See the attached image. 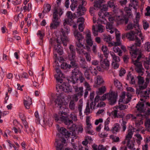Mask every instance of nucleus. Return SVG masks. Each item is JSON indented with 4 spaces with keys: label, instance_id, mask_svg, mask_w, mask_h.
<instances>
[{
    "label": "nucleus",
    "instance_id": "f257e3e1",
    "mask_svg": "<svg viewBox=\"0 0 150 150\" xmlns=\"http://www.w3.org/2000/svg\"><path fill=\"white\" fill-rule=\"evenodd\" d=\"M137 46L134 44L128 47L131 55L132 63L135 66V70L137 72L142 75L143 74L144 68L142 63L139 62L143 54L140 50H137Z\"/></svg>",
    "mask_w": 150,
    "mask_h": 150
},
{
    "label": "nucleus",
    "instance_id": "f03ea898",
    "mask_svg": "<svg viewBox=\"0 0 150 150\" xmlns=\"http://www.w3.org/2000/svg\"><path fill=\"white\" fill-rule=\"evenodd\" d=\"M71 23L67 19H65L63 23V26L61 28V31L62 33V35L60 36L59 39H61L62 41V43L64 46H66L67 43L69 42V40L67 36V35L70 31V29L69 27L67 25V24H70Z\"/></svg>",
    "mask_w": 150,
    "mask_h": 150
},
{
    "label": "nucleus",
    "instance_id": "7ed1b4c3",
    "mask_svg": "<svg viewBox=\"0 0 150 150\" xmlns=\"http://www.w3.org/2000/svg\"><path fill=\"white\" fill-rule=\"evenodd\" d=\"M62 43V41L61 39H59V38L52 41L51 43L52 45L54 46V54L56 58H57L56 52L60 55L63 54V49L60 45Z\"/></svg>",
    "mask_w": 150,
    "mask_h": 150
},
{
    "label": "nucleus",
    "instance_id": "20e7f679",
    "mask_svg": "<svg viewBox=\"0 0 150 150\" xmlns=\"http://www.w3.org/2000/svg\"><path fill=\"white\" fill-rule=\"evenodd\" d=\"M59 115L61 116V122H64L66 125H67V128L70 130L75 131L74 129H72L71 127L73 126V121L71 119H70L69 116L67 115V112L63 111H60L59 112Z\"/></svg>",
    "mask_w": 150,
    "mask_h": 150
},
{
    "label": "nucleus",
    "instance_id": "39448f33",
    "mask_svg": "<svg viewBox=\"0 0 150 150\" xmlns=\"http://www.w3.org/2000/svg\"><path fill=\"white\" fill-rule=\"evenodd\" d=\"M86 2L85 1H84L83 0H79L78 1H75L72 2L70 6L71 9L72 11H74L78 4L81 3L82 4V5L80 4L79 5L78 8L77 9L76 12L78 14L81 16L82 15L81 12H82V13H83L84 11H86L85 8L83 6V5Z\"/></svg>",
    "mask_w": 150,
    "mask_h": 150
},
{
    "label": "nucleus",
    "instance_id": "423d86ee",
    "mask_svg": "<svg viewBox=\"0 0 150 150\" xmlns=\"http://www.w3.org/2000/svg\"><path fill=\"white\" fill-rule=\"evenodd\" d=\"M72 76L70 78L71 81L74 84L76 83L79 80V76L82 73L79 70V68L76 67L72 71Z\"/></svg>",
    "mask_w": 150,
    "mask_h": 150
},
{
    "label": "nucleus",
    "instance_id": "0eeeda50",
    "mask_svg": "<svg viewBox=\"0 0 150 150\" xmlns=\"http://www.w3.org/2000/svg\"><path fill=\"white\" fill-rule=\"evenodd\" d=\"M144 69L143 72V74L141 75L139 74V73L138 74L139 75L137 76V78L138 79V88H137L136 90V93L137 94H139L140 93L142 92V90H144V88H141L140 86L143 87V85L144 83V80L143 77H142L141 76H142L144 74Z\"/></svg>",
    "mask_w": 150,
    "mask_h": 150
},
{
    "label": "nucleus",
    "instance_id": "6e6552de",
    "mask_svg": "<svg viewBox=\"0 0 150 150\" xmlns=\"http://www.w3.org/2000/svg\"><path fill=\"white\" fill-rule=\"evenodd\" d=\"M117 96V93L115 92L107 93V99L110 105H113L116 103Z\"/></svg>",
    "mask_w": 150,
    "mask_h": 150
},
{
    "label": "nucleus",
    "instance_id": "1a4fd4ad",
    "mask_svg": "<svg viewBox=\"0 0 150 150\" xmlns=\"http://www.w3.org/2000/svg\"><path fill=\"white\" fill-rule=\"evenodd\" d=\"M55 95H52L51 98H50V101L52 103L54 101L55 103V105L57 107L59 108H61L62 107V104H63V102L62 100L60 97L57 96L56 99L54 98Z\"/></svg>",
    "mask_w": 150,
    "mask_h": 150
},
{
    "label": "nucleus",
    "instance_id": "9d476101",
    "mask_svg": "<svg viewBox=\"0 0 150 150\" xmlns=\"http://www.w3.org/2000/svg\"><path fill=\"white\" fill-rule=\"evenodd\" d=\"M60 24V19L57 18L55 14H54L52 20V22L50 25V28L51 29H56Z\"/></svg>",
    "mask_w": 150,
    "mask_h": 150
},
{
    "label": "nucleus",
    "instance_id": "9b49d317",
    "mask_svg": "<svg viewBox=\"0 0 150 150\" xmlns=\"http://www.w3.org/2000/svg\"><path fill=\"white\" fill-rule=\"evenodd\" d=\"M139 33V31L137 30H131L129 32L127 33L126 36L129 40L133 41L135 40Z\"/></svg>",
    "mask_w": 150,
    "mask_h": 150
},
{
    "label": "nucleus",
    "instance_id": "f8f14e48",
    "mask_svg": "<svg viewBox=\"0 0 150 150\" xmlns=\"http://www.w3.org/2000/svg\"><path fill=\"white\" fill-rule=\"evenodd\" d=\"M59 125H57V128L58 131L60 132V133L65 138H67L69 137L71 134L70 132H69L66 129L62 127L60 129L59 128Z\"/></svg>",
    "mask_w": 150,
    "mask_h": 150
},
{
    "label": "nucleus",
    "instance_id": "ddd939ff",
    "mask_svg": "<svg viewBox=\"0 0 150 150\" xmlns=\"http://www.w3.org/2000/svg\"><path fill=\"white\" fill-rule=\"evenodd\" d=\"M63 13V11L61 8H60L59 7L55 6L54 9L53 17L54 14H55L57 18H59Z\"/></svg>",
    "mask_w": 150,
    "mask_h": 150
},
{
    "label": "nucleus",
    "instance_id": "4468645a",
    "mask_svg": "<svg viewBox=\"0 0 150 150\" xmlns=\"http://www.w3.org/2000/svg\"><path fill=\"white\" fill-rule=\"evenodd\" d=\"M86 42L87 45L90 46H92L93 45V41L91 36V32L88 30L86 33Z\"/></svg>",
    "mask_w": 150,
    "mask_h": 150
},
{
    "label": "nucleus",
    "instance_id": "2eb2a0df",
    "mask_svg": "<svg viewBox=\"0 0 150 150\" xmlns=\"http://www.w3.org/2000/svg\"><path fill=\"white\" fill-rule=\"evenodd\" d=\"M100 64L101 66L104 69L108 70L110 65L109 61L107 59H104L103 60L100 61Z\"/></svg>",
    "mask_w": 150,
    "mask_h": 150
},
{
    "label": "nucleus",
    "instance_id": "dca6fc26",
    "mask_svg": "<svg viewBox=\"0 0 150 150\" xmlns=\"http://www.w3.org/2000/svg\"><path fill=\"white\" fill-rule=\"evenodd\" d=\"M104 82L102 77L100 75H98L96 77V81L95 82V85L94 86L95 87H98L99 86L102 84Z\"/></svg>",
    "mask_w": 150,
    "mask_h": 150
},
{
    "label": "nucleus",
    "instance_id": "f3484780",
    "mask_svg": "<svg viewBox=\"0 0 150 150\" xmlns=\"http://www.w3.org/2000/svg\"><path fill=\"white\" fill-rule=\"evenodd\" d=\"M150 93V90L146 91L144 92H142L139 94H141L142 96L140 100L142 101H144L145 100L148 99L149 97V95Z\"/></svg>",
    "mask_w": 150,
    "mask_h": 150
},
{
    "label": "nucleus",
    "instance_id": "a211bd4d",
    "mask_svg": "<svg viewBox=\"0 0 150 150\" xmlns=\"http://www.w3.org/2000/svg\"><path fill=\"white\" fill-rule=\"evenodd\" d=\"M139 21L137 19H136L134 21V24L133 25L132 23H129L127 26V30L132 29L133 27L136 28L137 27H138L139 26Z\"/></svg>",
    "mask_w": 150,
    "mask_h": 150
},
{
    "label": "nucleus",
    "instance_id": "6ab92c4d",
    "mask_svg": "<svg viewBox=\"0 0 150 150\" xmlns=\"http://www.w3.org/2000/svg\"><path fill=\"white\" fill-rule=\"evenodd\" d=\"M121 129L120 125L118 123H115L111 130L112 133L116 134L119 132Z\"/></svg>",
    "mask_w": 150,
    "mask_h": 150
},
{
    "label": "nucleus",
    "instance_id": "aec40b11",
    "mask_svg": "<svg viewBox=\"0 0 150 150\" xmlns=\"http://www.w3.org/2000/svg\"><path fill=\"white\" fill-rule=\"evenodd\" d=\"M126 79L129 81V83L131 84H134L135 83L134 78L130 71L129 72L127 75Z\"/></svg>",
    "mask_w": 150,
    "mask_h": 150
},
{
    "label": "nucleus",
    "instance_id": "412c9836",
    "mask_svg": "<svg viewBox=\"0 0 150 150\" xmlns=\"http://www.w3.org/2000/svg\"><path fill=\"white\" fill-rule=\"evenodd\" d=\"M120 34H116V42H112L110 43V46H113L114 45H120L121 42L120 41Z\"/></svg>",
    "mask_w": 150,
    "mask_h": 150
},
{
    "label": "nucleus",
    "instance_id": "4be33fe9",
    "mask_svg": "<svg viewBox=\"0 0 150 150\" xmlns=\"http://www.w3.org/2000/svg\"><path fill=\"white\" fill-rule=\"evenodd\" d=\"M32 9V4L29 3L27 5H25L23 6V7L21 8V11H23L24 12H29Z\"/></svg>",
    "mask_w": 150,
    "mask_h": 150
},
{
    "label": "nucleus",
    "instance_id": "5701e85b",
    "mask_svg": "<svg viewBox=\"0 0 150 150\" xmlns=\"http://www.w3.org/2000/svg\"><path fill=\"white\" fill-rule=\"evenodd\" d=\"M24 103L25 108L29 109L30 108V106L32 104L31 98L28 96L27 100H24Z\"/></svg>",
    "mask_w": 150,
    "mask_h": 150
},
{
    "label": "nucleus",
    "instance_id": "b1692460",
    "mask_svg": "<svg viewBox=\"0 0 150 150\" xmlns=\"http://www.w3.org/2000/svg\"><path fill=\"white\" fill-rule=\"evenodd\" d=\"M74 35L77 40H82L83 38L82 34L79 32L75 30L74 32Z\"/></svg>",
    "mask_w": 150,
    "mask_h": 150
},
{
    "label": "nucleus",
    "instance_id": "393cba45",
    "mask_svg": "<svg viewBox=\"0 0 150 150\" xmlns=\"http://www.w3.org/2000/svg\"><path fill=\"white\" fill-rule=\"evenodd\" d=\"M67 16L68 18L67 19L71 23H73V20L76 17L75 14H72L71 12L70 11H68L67 12Z\"/></svg>",
    "mask_w": 150,
    "mask_h": 150
},
{
    "label": "nucleus",
    "instance_id": "a878e982",
    "mask_svg": "<svg viewBox=\"0 0 150 150\" xmlns=\"http://www.w3.org/2000/svg\"><path fill=\"white\" fill-rule=\"evenodd\" d=\"M54 144L56 145V150H62L63 147V144L61 143V141L58 139H56Z\"/></svg>",
    "mask_w": 150,
    "mask_h": 150
},
{
    "label": "nucleus",
    "instance_id": "bb28decb",
    "mask_svg": "<svg viewBox=\"0 0 150 150\" xmlns=\"http://www.w3.org/2000/svg\"><path fill=\"white\" fill-rule=\"evenodd\" d=\"M84 84V86L86 88V90H85L84 94V98H85L87 97L88 95V91H90L91 88H90V85L87 81H85Z\"/></svg>",
    "mask_w": 150,
    "mask_h": 150
},
{
    "label": "nucleus",
    "instance_id": "cd10ccee",
    "mask_svg": "<svg viewBox=\"0 0 150 150\" xmlns=\"http://www.w3.org/2000/svg\"><path fill=\"white\" fill-rule=\"evenodd\" d=\"M133 133L134 131L132 130L129 129L128 131V134L125 137V140H127V141H131V139L132 137Z\"/></svg>",
    "mask_w": 150,
    "mask_h": 150
},
{
    "label": "nucleus",
    "instance_id": "c85d7f7f",
    "mask_svg": "<svg viewBox=\"0 0 150 150\" xmlns=\"http://www.w3.org/2000/svg\"><path fill=\"white\" fill-rule=\"evenodd\" d=\"M75 91L77 93L76 94L80 96H82L83 94V88L82 87H78L76 86L74 87Z\"/></svg>",
    "mask_w": 150,
    "mask_h": 150
},
{
    "label": "nucleus",
    "instance_id": "c756f323",
    "mask_svg": "<svg viewBox=\"0 0 150 150\" xmlns=\"http://www.w3.org/2000/svg\"><path fill=\"white\" fill-rule=\"evenodd\" d=\"M117 20L120 23H123L125 21V24L127 23L129 21L128 18H125L121 16H118L117 17Z\"/></svg>",
    "mask_w": 150,
    "mask_h": 150
},
{
    "label": "nucleus",
    "instance_id": "7c9ffc66",
    "mask_svg": "<svg viewBox=\"0 0 150 150\" xmlns=\"http://www.w3.org/2000/svg\"><path fill=\"white\" fill-rule=\"evenodd\" d=\"M103 1V0H98L94 1V6L96 9H100L101 6L102 5Z\"/></svg>",
    "mask_w": 150,
    "mask_h": 150
},
{
    "label": "nucleus",
    "instance_id": "2f4dec72",
    "mask_svg": "<svg viewBox=\"0 0 150 150\" xmlns=\"http://www.w3.org/2000/svg\"><path fill=\"white\" fill-rule=\"evenodd\" d=\"M144 104L143 102H139L137 104L136 108H137L138 111L143 112L144 111Z\"/></svg>",
    "mask_w": 150,
    "mask_h": 150
},
{
    "label": "nucleus",
    "instance_id": "473e14b6",
    "mask_svg": "<svg viewBox=\"0 0 150 150\" xmlns=\"http://www.w3.org/2000/svg\"><path fill=\"white\" fill-rule=\"evenodd\" d=\"M127 146L130 150H135L136 149L134 147V144L132 141H127Z\"/></svg>",
    "mask_w": 150,
    "mask_h": 150
},
{
    "label": "nucleus",
    "instance_id": "72a5a7b5",
    "mask_svg": "<svg viewBox=\"0 0 150 150\" xmlns=\"http://www.w3.org/2000/svg\"><path fill=\"white\" fill-rule=\"evenodd\" d=\"M90 117L87 116L86 118V123L87 126L86 127V130H90L92 127L91 124L90 123Z\"/></svg>",
    "mask_w": 150,
    "mask_h": 150
},
{
    "label": "nucleus",
    "instance_id": "f704fd0d",
    "mask_svg": "<svg viewBox=\"0 0 150 150\" xmlns=\"http://www.w3.org/2000/svg\"><path fill=\"white\" fill-rule=\"evenodd\" d=\"M65 85L64 84H58L56 85V89L58 92L64 91Z\"/></svg>",
    "mask_w": 150,
    "mask_h": 150
},
{
    "label": "nucleus",
    "instance_id": "c9c22d12",
    "mask_svg": "<svg viewBox=\"0 0 150 150\" xmlns=\"http://www.w3.org/2000/svg\"><path fill=\"white\" fill-rule=\"evenodd\" d=\"M54 76L56 80L60 83H61L62 82L63 80L62 78L64 77V76L62 73L56 74Z\"/></svg>",
    "mask_w": 150,
    "mask_h": 150
},
{
    "label": "nucleus",
    "instance_id": "e433bc0d",
    "mask_svg": "<svg viewBox=\"0 0 150 150\" xmlns=\"http://www.w3.org/2000/svg\"><path fill=\"white\" fill-rule=\"evenodd\" d=\"M135 136L137 138L135 140L138 146H139L141 144V141L143 138L141 135L139 134H136Z\"/></svg>",
    "mask_w": 150,
    "mask_h": 150
},
{
    "label": "nucleus",
    "instance_id": "4c0bfd02",
    "mask_svg": "<svg viewBox=\"0 0 150 150\" xmlns=\"http://www.w3.org/2000/svg\"><path fill=\"white\" fill-rule=\"evenodd\" d=\"M110 54L112 57L113 61L115 62H119L120 61V58L119 57L116 56L113 52H110Z\"/></svg>",
    "mask_w": 150,
    "mask_h": 150
},
{
    "label": "nucleus",
    "instance_id": "58836bf2",
    "mask_svg": "<svg viewBox=\"0 0 150 150\" xmlns=\"http://www.w3.org/2000/svg\"><path fill=\"white\" fill-rule=\"evenodd\" d=\"M86 63L84 58L81 59L80 62V65L81 67L83 69H86L87 66L86 65Z\"/></svg>",
    "mask_w": 150,
    "mask_h": 150
},
{
    "label": "nucleus",
    "instance_id": "ea45409f",
    "mask_svg": "<svg viewBox=\"0 0 150 150\" xmlns=\"http://www.w3.org/2000/svg\"><path fill=\"white\" fill-rule=\"evenodd\" d=\"M144 125L146 130L150 132V119H146Z\"/></svg>",
    "mask_w": 150,
    "mask_h": 150
},
{
    "label": "nucleus",
    "instance_id": "a19ab883",
    "mask_svg": "<svg viewBox=\"0 0 150 150\" xmlns=\"http://www.w3.org/2000/svg\"><path fill=\"white\" fill-rule=\"evenodd\" d=\"M101 50L103 52L105 57L106 58H108L109 51L108 50L107 47L106 46L103 45L102 46Z\"/></svg>",
    "mask_w": 150,
    "mask_h": 150
},
{
    "label": "nucleus",
    "instance_id": "79ce46f5",
    "mask_svg": "<svg viewBox=\"0 0 150 150\" xmlns=\"http://www.w3.org/2000/svg\"><path fill=\"white\" fill-rule=\"evenodd\" d=\"M122 122L121 124V131L122 132H124L127 128V122L122 119Z\"/></svg>",
    "mask_w": 150,
    "mask_h": 150
},
{
    "label": "nucleus",
    "instance_id": "37998d69",
    "mask_svg": "<svg viewBox=\"0 0 150 150\" xmlns=\"http://www.w3.org/2000/svg\"><path fill=\"white\" fill-rule=\"evenodd\" d=\"M61 67L62 69H70L71 67V66L67 63L64 62L61 65Z\"/></svg>",
    "mask_w": 150,
    "mask_h": 150
},
{
    "label": "nucleus",
    "instance_id": "c03bdc74",
    "mask_svg": "<svg viewBox=\"0 0 150 150\" xmlns=\"http://www.w3.org/2000/svg\"><path fill=\"white\" fill-rule=\"evenodd\" d=\"M104 40L105 41L107 42L108 44V46L111 47L110 45V43L112 42V38L110 35H105L104 37Z\"/></svg>",
    "mask_w": 150,
    "mask_h": 150
},
{
    "label": "nucleus",
    "instance_id": "a18cd8bd",
    "mask_svg": "<svg viewBox=\"0 0 150 150\" xmlns=\"http://www.w3.org/2000/svg\"><path fill=\"white\" fill-rule=\"evenodd\" d=\"M131 3L129 5V6L132 7L136 11L137 9V7L138 6V2L136 0L130 2Z\"/></svg>",
    "mask_w": 150,
    "mask_h": 150
},
{
    "label": "nucleus",
    "instance_id": "49530a36",
    "mask_svg": "<svg viewBox=\"0 0 150 150\" xmlns=\"http://www.w3.org/2000/svg\"><path fill=\"white\" fill-rule=\"evenodd\" d=\"M114 47H113V50L115 52H118V55L119 56L122 55V52L120 49L117 46L118 45H114Z\"/></svg>",
    "mask_w": 150,
    "mask_h": 150
},
{
    "label": "nucleus",
    "instance_id": "de8ad7c7",
    "mask_svg": "<svg viewBox=\"0 0 150 150\" xmlns=\"http://www.w3.org/2000/svg\"><path fill=\"white\" fill-rule=\"evenodd\" d=\"M106 88L105 86H102L98 89V91L97 92V94L101 95L103 94L105 91Z\"/></svg>",
    "mask_w": 150,
    "mask_h": 150
},
{
    "label": "nucleus",
    "instance_id": "09e8293b",
    "mask_svg": "<svg viewBox=\"0 0 150 150\" xmlns=\"http://www.w3.org/2000/svg\"><path fill=\"white\" fill-rule=\"evenodd\" d=\"M85 49V48H84L83 47H82L81 48H76V50L77 53L79 54H85L86 52L84 51V50Z\"/></svg>",
    "mask_w": 150,
    "mask_h": 150
},
{
    "label": "nucleus",
    "instance_id": "8fccbe9b",
    "mask_svg": "<svg viewBox=\"0 0 150 150\" xmlns=\"http://www.w3.org/2000/svg\"><path fill=\"white\" fill-rule=\"evenodd\" d=\"M127 105H124L120 103H119V106L115 107L116 109H119L121 110H124L127 108Z\"/></svg>",
    "mask_w": 150,
    "mask_h": 150
},
{
    "label": "nucleus",
    "instance_id": "3c124183",
    "mask_svg": "<svg viewBox=\"0 0 150 150\" xmlns=\"http://www.w3.org/2000/svg\"><path fill=\"white\" fill-rule=\"evenodd\" d=\"M89 70L91 74L93 76H96L98 74V71L96 69L93 67H90L89 68Z\"/></svg>",
    "mask_w": 150,
    "mask_h": 150
},
{
    "label": "nucleus",
    "instance_id": "603ef678",
    "mask_svg": "<svg viewBox=\"0 0 150 150\" xmlns=\"http://www.w3.org/2000/svg\"><path fill=\"white\" fill-rule=\"evenodd\" d=\"M37 35L38 36L41 40H42L43 38L45 35V34L44 32L40 30L38 31Z\"/></svg>",
    "mask_w": 150,
    "mask_h": 150
},
{
    "label": "nucleus",
    "instance_id": "864d4df0",
    "mask_svg": "<svg viewBox=\"0 0 150 150\" xmlns=\"http://www.w3.org/2000/svg\"><path fill=\"white\" fill-rule=\"evenodd\" d=\"M114 83L115 85L117 88L119 89L121 88L122 84L118 80L116 79H114Z\"/></svg>",
    "mask_w": 150,
    "mask_h": 150
},
{
    "label": "nucleus",
    "instance_id": "5fc2aeb1",
    "mask_svg": "<svg viewBox=\"0 0 150 150\" xmlns=\"http://www.w3.org/2000/svg\"><path fill=\"white\" fill-rule=\"evenodd\" d=\"M69 107L71 110H73L75 108V102L73 100H71L69 103Z\"/></svg>",
    "mask_w": 150,
    "mask_h": 150
},
{
    "label": "nucleus",
    "instance_id": "6e6d98bb",
    "mask_svg": "<svg viewBox=\"0 0 150 150\" xmlns=\"http://www.w3.org/2000/svg\"><path fill=\"white\" fill-rule=\"evenodd\" d=\"M79 104L78 106V109L79 111V115L81 116L82 114L81 111L83 106V102L81 100H79Z\"/></svg>",
    "mask_w": 150,
    "mask_h": 150
},
{
    "label": "nucleus",
    "instance_id": "4d7b16f0",
    "mask_svg": "<svg viewBox=\"0 0 150 150\" xmlns=\"http://www.w3.org/2000/svg\"><path fill=\"white\" fill-rule=\"evenodd\" d=\"M84 74L85 77L86 79L89 80L91 82L92 81V79L91 78L90 74L88 71L86 70L84 72Z\"/></svg>",
    "mask_w": 150,
    "mask_h": 150
},
{
    "label": "nucleus",
    "instance_id": "13d9d810",
    "mask_svg": "<svg viewBox=\"0 0 150 150\" xmlns=\"http://www.w3.org/2000/svg\"><path fill=\"white\" fill-rule=\"evenodd\" d=\"M51 6L49 4H47L44 7L43 12L44 13L48 12L50 11L51 9Z\"/></svg>",
    "mask_w": 150,
    "mask_h": 150
},
{
    "label": "nucleus",
    "instance_id": "bf43d9fd",
    "mask_svg": "<svg viewBox=\"0 0 150 150\" xmlns=\"http://www.w3.org/2000/svg\"><path fill=\"white\" fill-rule=\"evenodd\" d=\"M68 57L70 60H75L76 57V53H69Z\"/></svg>",
    "mask_w": 150,
    "mask_h": 150
},
{
    "label": "nucleus",
    "instance_id": "052dcab7",
    "mask_svg": "<svg viewBox=\"0 0 150 150\" xmlns=\"http://www.w3.org/2000/svg\"><path fill=\"white\" fill-rule=\"evenodd\" d=\"M138 119L135 120V123L137 126H139L142 124L143 123V122L142 121V117H140Z\"/></svg>",
    "mask_w": 150,
    "mask_h": 150
},
{
    "label": "nucleus",
    "instance_id": "680f3d73",
    "mask_svg": "<svg viewBox=\"0 0 150 150\" xmlns=\"http://www.w3.org/2000/svg\"><path fill=\"white\" fill-rule=\"evenodd\" d=\"M97 30L98 32L102 33L104 31L105 27L102 25L99 24L97 26Z\"/></svg>",
    "mask_w": 150,
    "mask_h": 150
},
{
    "label": "nucleus",
    "instance_id": "e2e57ef3",
    "mask_svg": "<svg viewBox=\"0 0 150 150\" xmlns=\"http://www.w3.org/2000/svg\"><path fill=\"white\" fill-rule=\"evenodd\" d=\"M150 79V78H146V82L143 85V87L140 86L141 88H143L144 89H146L147 87L148 84L149 82Z\"/></svg>",
    "mask_w": 150,
    "mask_h": 150
},
{
    "label": "nucleus",
    "instance_id": "0e129e2a",
    "mask_svg": "<svg viewBox=\"0 0 150 150\" xmlns=\"http://www.w3.org/2000/svg\"><path fill=\"white\" fill-rule=\"evenodd\" d=\"M131 7L129 6L128 7H125V8L126 13H127V16H130L131 14Z\"/></svg>",
    "mask_w": 150,
    "mask_h": 150
},
{
    "label": "nucleus",
    "instance_id": "69168bd1",
    "mask_svg": "<svg viewBox=\"0 0 150 150\" xmlns=\"http://www.w3.org/2000/svg\"><path fill=\"white\" fill-rule=\"evenodd\" d=\"M144 48L145 50L148 51H150V42H147L145 43Z\"/></svg>",
    "mask_w": 150,
    "mask_h": 150
},
{
    "label": "nucleus",
    "instance_id": "338daca9",
    "mask_svg": "<svg viewBox=\"0 0 150 150\" xmlns=\"http://www.w3.org/2000/svg\"><path fill=\"white\" fill-rule=\"evenodd\" d=\"M70 118L74 121H76L77 119V115L74 112H72L71 113L70 116Z\"/></svg>",
    "mask_w": 150,
    "mask_h": 150
},
{
    "label": "nucleus",
    "instance_id": "774afa93",
    "mask_svg": "<svg viewBox=\"0 0 150 150\" xmlns=\"http://www.w3.org/2000/svg\"><path fill=\"white\" fill-rule=\"evenodd\" d=\"M76 129L78 131V133H82L83 131V129L81 124L78 125L76 127Z\"/></svg>",
    "mask_w": 150,
    "mask_h": 150
}]
</instances>
